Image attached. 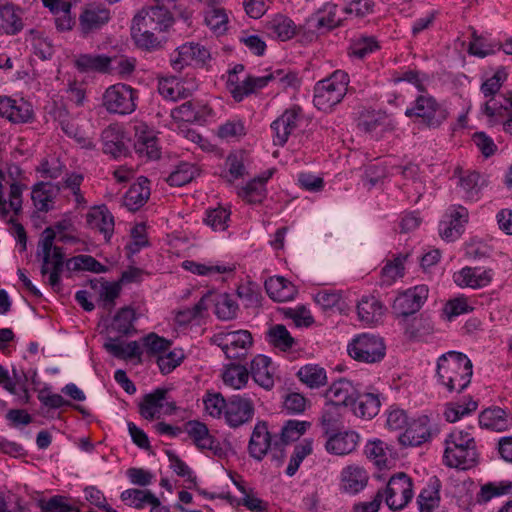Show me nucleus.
Here are the masks:
<instances>
[{
  "label": "nucleus",
  "instance_id": "11",
  "mask_svg": "<svg viewBox=\"0 0 512 512\" xmlns=\"http://www.w3.org/2000/svg\"><path fill=\"white\" fill-rule=\"evenodd\" d=\"M382 494L389 509L402 510L413 498L412 479L407 474L399 472L389 479Z\"/></svg>",
  "mask_w": 512,
  "mask_h": 512
},
{
  "label": "nucleus",
  "instance_id": "53",
  "mask_svg": "<svg viewBox=\"0 0 512 512\" xmlns=\"http://www.w3.org/2000/svg\"><path fill=\"white\" fill-rule=\"evenodd\" d=\"M313 451V440L304 439L302 442L294 447V451L290 457L289 464L286 468V474L293 476L298 471L302 461L312 453Z\"/></svg>",
  "mask_w": 512,
  "mask_h": 512
},
{
  "label": "nucleus",
  "instance_id": "45",
  "mask_svg": "<svg viewBox=\"0 0 512 512\" xmlns=\"http://www.w3.org/2000/svg\"><path fill=\"white\" fill-rule=\"evenodd\" d=\"M187 433L193 443L201 450H212L216 447L214 437L210 434L207 426L202 422H189L187 424Z\"/></svg>",
  "mask_w": 512,
  "mask_h": 512
},
{
  "label": "nucleus",
  "instance_id": "38",
  "mask_svg": "<svg viewBox=\"0 0 512 512\" xmlns=\"http://www.w3.org/2000/svg\"><path fill=\"white\" fill-rule=\"evenodd\" d=\"M221 378L227 387L241 390L247 386L250 373L244 365L230 363L223 366Z\"/></svg>",
  "mask_w": 512,
  "mask_h": 512
},
{
  "label": "nucleus",
  "instance_id": "34",
  "mask_svg": "<svg viewBox=\"0 0 512 512\" xmlns=\"http://www.w3.org/2000/svg\"><path fill=\"white\" fill-rule=\"evenodd\" d=\"M103 346L115 358L126 361L137 358L140 361L142 352L137 341L126 343L118 338L108 337Z\"/></svg>",
  "mask_w": 512,
  "mask_h": 512
},
{
  "label": "nucleus",
  "instance_id": "5",
  "mask_svg": "<svg viewBox=\"0 0 512 512\" xmlns=\"http://www.w3.org/2000/svg\"><path fill=\"white\" fill-rule=\"evenodd\" d=\"M349 84L345 71L336 70L329 77L320 80L314 87V106L324 112H330L344 98Z\"/></svg>",
  "mask_w": 512,
  "mask_h": 512
},
{
  "label": "nucleus",
  "instance_id": "41",
  "mask_svg": "<svg viewBox=\"0 0 512 512\" xmlns=\"http://www.w3.org/2000/svg\"><path fill=\"white\" fill-rule=\"evenodd\" d=\"M0 20V30L8 35H14L23 28L19 10L11 3H0Z\"/></svg>",
  "mask_w": 512,
  "mask_h": 512
},
{
  "label": "nucleus",
  "instance_id": "10",
  "mask_svg": "<svg viewBox=\"0 0 512 512\" xmlns=\"http://www.w3.org/2000/svg\"><path fill=\"white\" fill-rule=\"evenodd\" d=\"M349 355L365 363L380 362L386 354V347L381 337L363 333L356 336L347 347Z\"/></svg>",
  "mask_w": 512,
  "mask_h": 512
},
{
  "label": "nucleus",
  "instance_id": "55",
  "mask_svg": "<svg viewBox=\"0 0 512 512\" xmlns=\"http://www.w3.org/2000/svg\"><path fill=\"white\" fill-rule=\"evenodd\" d=\"M459 187L464 193V197L473 199L478 195L482 186L481 175L477 171H464L459 178Z\"/></svg>",
  "mask_w": 512,
  "mask_h": 512
},
{
  "label": "nucleus",
  "instance_id": "30",
  "mask_svg": "<svg viewBox=\"0 0 512 512\" xmlns=\"http://www.w3.org/2000/svg\"><path fill=\"white\" fill-rule=\"evenodd\" d=\"M248 371L256 384L266 390L273 388L274 371L269 357L261 354L256 355L252 359L250 369Z\"/></svg>",
  "mask_w": 512,
  "mask_h": 512
},
{
  "label": "nucleus",
  "instance_id": "8",
  "mask_svg": "<svg viewBox=\"0 0 512 512\" xmlns=\"http://www.w3.org/2000/svg\"><path fill=\"white\" fill-rule=\"evenodd\" d=\"M407 117H415L429 128H438L448 117L447 110L429 94L419 95L405 111Z\"/></svg>",
  "mask_w": 512,
  "mask_h": 512
},
{
  "label": "nucleus",
  "instance_id": "2",
  "mask_svg": "<svg viewBox=\"0 0 512 512\" xmlns=\"http://www.w3.org/2000/svg\"><path fill=\"white\" fill-rule=\"evenodd\" d=\"M472 368V362L467 355L457 351H449L437 360V380L449 392L460 393L471 382Z\"/></svg>",
  "mask_w": 512,
  "mask_h": 512
},
{
  "label": "nucleus",
  "instance_id": "43",
  "mask_svg": "<svg viewBox=\"0 0 512 512\" xmlns=\"http://www.w3.org/2000/svg\"><path fill=\"white\" fill-rule=\"evenodd\" d=\"M204 22L213 33L223 35L228 29L229 18L223 7L212 4L205 10Z\"/></svg>",
  "mask_w": 512,
  "mask_h": 512
},
{
  "label": "nucleus",
  "instance_id": "59",
  "mask_svg": "<svg viewBox=\"0 0 512 512\" xmlns=\"http://www.w3.org/2000/svg\"><path fill=\"white\" fill-rule=\"evenodd\" d=\"M311 426L310 422L289 420L281 429V441L284 444L297 441Z\"/></svg>",
  "mask_w": 512,
  "mask_h": 512
},
{
  "label": "nucleus",
  "instance_id": "63",
  "mask_svg": "<svg viewBox=\"0 0 512 512\" xmlns=\"http://www.w3.org/2000/svg\"><path fill=\"white\" fill-rule=\"evenodd\" d=\"M273 82L278 84L282 89L296 90L301 85L299 74L290 69H277L271 72Z\"/></svg>",
  "mask_w": 512,
  "mask_h": 512
},
{
  "label": "nucleus",
  "instance_id": "7",
  "mask_svg": "<svg viewBox=\"0 0 512 512\" xmlns=\"http://www.w3.org/2000/svg\"><path fill=\"white\" fill-rule=\"evenodd\" d=\"M211 342L221 348L227 359L241 361L249 354L253 337L248 330L221 331L212 336Z\"/></svg>",
  "mask_w": 512,
  "mask_h": 512
},
{
  "label": "nucleus",
  "instance_id": "60",
  "mask_svg": "<svg viewBox=\"0 0 512 512\" xmlns=\"http://www.w3.org/2000/svg\"><path fill=\"white\" fill-rule=\"evenodd\" d=\"M340 407L327 403L321 417V425L325 435L337 431L341 425Z\"/></svg>",
  "mask_w": 512,
  "mask_h": 512
},
{
  "label": "nucleus",
  "instance_id": "49",
  "mask_svg": "<svg viewBox=\"0 0 512 512\" xmlns=\"http://www.w3.org/2000/svg\"><path fill=\"white\" fill-rule=\"evenodd\" d=\"M136 319L135 311L131 307L121 308L114 316L109 330L121 336L128 335L134 330L133 322Z\"/></svg>",
  "mask_w": 512,
  "mask_h": 512
},
{
  "label": "nucleus",
  "instance_id": "1",
  "mask_svg": "<svg viewBox=\"0 0 512 512\" xmlns=\"http://www.w3.org/2000/svg\"><path fill=\"white\" fill-rule=\"evenodd\" d=\"M175 0H160L141 9L132 19L131 38L137 48L153 52L166 43L165 32L173 25Z\"/></svg>",
  "mask_w": 512,
  "mask_h": 512
},
{
  "label": "nucleus",
  "instance_id": "47",
  "mask_svg": "<svg viewBox=\"0 0 512 512\" xmlns=\"http://www.w3.org/2000/svg\"><path fill=\"white\" fill-rule=\"evenodd\" d=\"M266 339L271 346L281 351L290 350L296 343L290 332L282 324L271 326L266 332Z\"/></svg>",
  "mask_w": 512,
  "mask_h": 512
},
{
  "label": "nucleus",
  "instance_id": "35",
  "mask_svg": "<svg viewBox=\"0 0 512 512\" xmlns=\"http://www.w3.org/2000/svg\"><path fill=\"white\" fill-rule=\"evenodd\" d=\"M382 303L374 296H364L358 302L357 314L359 320L366 325L377 324L384 315Z\"/></svg>",
  "mask_w": 512,
  "mask_h": 512
},
{
  "label": "nucleus",
  "instance_id": "17",
  "mask_svg": "<svg viewBox=\"0 0 512 512\" xmlns=\"http://www.w3.org/2000/svg\"><path fill=\"white\" fill-rule=\"evenodd\" d=\"M428 291L427 286L417 285L398 294L392 305L393 312L402 318L416 313L426 301Z\"/></svg>",
  "mask_w": 512,
  "mask_h": 512
},
{
  "label": "nucleus",
  "instance_id": "32",
  "mask_svg": "<svg viewBox=\"0 0 512 512\" xmlns=\"http://www.w3.org/2000/svg\"><path fill=\"white\" fill-rule=\"evenodd\" d=\"M381 402L376 393H359L355 396L351 410L355 416L363 419H372L380 410Z\"/></svg>",
  "mask_w": 512,
  "mask_h": 512
},
{
  "label": "nucleus",
  "instance_id": "28",
  "mask_svg": "<svg viewBox=\"0 0 512 512\" xmlns=\"http://www.w3.org/2000/svg\"><path fill=\"white\" fill-rule=\"evenodd\" d=\"M368 479L364 468L355 464L348 465L341 471L340 487L349 494H356L366 487Z\"/></svg>",
  "mask_w": 512,
  "mask_h": 512
},
{
  "label": "nucleus",
  "instance_id": "44",
  "mask_svg": "<svg viewBox=\"0 0 512 512\" xmlns=\"http://www.w3.org/2000/svg\"><path fill=\"white\" fill-rule=\"evenodd\" d=\"M391 448L382 440L369 441L365 446V454L379 469L388 468Z\"/></svg>",
  "mask_w": 512,
  "mask_h": 512
},
{
  "label": "nucleus",
  "instance_id": "37",
  "mask_svg": "<svg viewBox=\"0 0 512 512\" xmlns=\"http://www.w3.org/2000/svg\"><path fill=\"white\" fill-rule=\"evenodd\" d=\"M482 110L491 122L504 119L512 114V92L508 95H498L497 97L489 98Z\"/></svg>",
  "mask_w": 512,
  "mask_h": 512
},
{
  "label": "nucleus",
  "instance_id": "20",
  "mask_svg": "<svg viewBox=\"0 0 512 512\" xmlns=\"http://www.w3.org/2000/svg\"><path fill=\"white\" fill-rule=\"evenodd\" d=\"M111 18L110 10L98 5H87L79 16V30L83 36L101 29Z\"/></svg>",
  "mask_w": 512,
  "mask_h": 512
},
{
  "label": "nucleus",
  "instance_id": "9",
  "mask_svg": "<svg viewBox=\"0 0 512 512\" xmlns=\"http://www.w3.org/2000/svg\"><path fill=\"white\" fill-rule=\"evenodd\" d=\"M271 451L272 460L275 461L276 465L282 464L285 454L282 447H279L278 443L272 446V436L268 430V425L265 421H259L253 428L250 440L248 443L249 455L257 460L261 461Z\"/></svg>",
  "mask_w": 512,
  "mask_h": 512
},
{
  "label": "nucleus",
  "instance_id": "46",
  "mask_svg": "<svg viewBox=\"0 0 512 512\" xmlns=\"http://www.w3.org/2000/svg\"><path fill=\"white\" fill-rule=\"evenodd\" d=\"M183 269L186 271H189L193 274L200 275V276H210L214 274H224V273H231L235 270V265L233 264H204V263H198L192 260H185L182 263Z\"/></svg>",
  "mask_w": 512,
  "mask_h": 512
},
{
  "label": "nucleus",
  "instance_id": "24",
  "mask_svg": "<svg viewBox=\"0 0 512 512\" xmlns=\"http://www.w3.org/2000/svg\"><path fill=\"white\" fill-rule=\"evenodd\" d=\"M453 278L458 286L477 289L487 286L492 281L493 272L491 269L480 267H464L455 273Z\"/></svg>",
  "mask_w": 512,
  "mask_h": 512
},
{
  "label": "nucleus",
  "instance_id": "13",
  "mask_svg": "<svg viewBox=\"0 0 512 512\" xmlns=\"http://www.w3.org/2000/svg\"><path fill=\"white\" fill-rule=\"evenodd\" d=\"M168 391L157 388L152 393L143 396L139 403V413L146 420L160 419L165 415H172L176 410L174 402L167 399Z\"/></svg>",
  "mask_w": 512,
  "mask_h": 512
},
{
  "label": "nucleus",
  "instance_id": "27",
  "mask_svg": "<svg viewBox=\"0 0 512 512\" xmlns=\"http://www.w3.org/2000/svg\"><path fill=\"white\" fill-rule=\"evenodd\" d=\"M357 392L351 381L341 378L330 385L326 391V398L329 404L337 407H351Z\"/></svg>",
  "mask_w": 512,
  "mask_h": 512
},
{
  "label": "nucleus",
  "instance_id": "21",
  "mask_svg": "<svg viewBox=\"0 0 512 512\" xmlns=\"http://www.w3.org/2000/svg\"><path fill=\"white\" fill-rule=\"evenodd\" d=\"M325 449L328 453L343 456L352 453L358 446L360 436L352 430L335 431L326 435Z\"/></svg>",
  "mask_w": 512,
  "mask_h": 512
},
{
  "label": "nucleus",
  "instance_id": "29",
  "mask_svg": "<svg viewBox=\"0 0 512 512\" xmlns=\"http://www.w3.org/2000/svg\"><path fill=\"white\" fill-rule=\"evenodd\" d=\"M479 424L482 428L503 432L512 427V414L500 407L488 408L481 412Z\"/></svg>",
  "mask_w": 512,
  "mask_h": 512
},
{
  "label": "nucleus",
  "instance_id": "22",
  "mask_svg": "<svg viewBox=\"0 0 512 512\" xmlns=\"http://www.w3.org/2000/svg\"><path fill=\"white\" fill-rule=\"evenodd\" d=\"M113 58L104 54L83 53L76 55L73 60L74 67L80 73L109 74L112 70Z\"/></svg>",
  "mask_w": 512,
  "mask_h": 512
},
{
  "label": "nucleus",
  "instance_id": "12",
  "mask_svg": "<svg viewBox=\"0 0 512 512\" xmlns=\"http://www.w3.org/2000/svg\"><path fill=\"white\" fill-rule=\"evenodd\" d=\"M438 432L437 425L427 415H421L408 422L404 432L399 435V442L403 446H420Z\"/></svg>",
  "mask_w": 512,
  "mask_h": 512
},
{
  "label": "nucleus",
  "instance_id": "39",
  "mask_svg": "<svg viewBox=\"0 0 512 512\" xmlns=\"http://www.w3.org/2000/svg\"><path fill=\"white\" fill-rule=\"evenodd\" d=\"M265 29L271 37L287 41L296 34L297 26L289 17L278 14L266 23Z\"/></svg>",
  "mask_w": 512,
  "mask_h": 512
},
{
  "label": "nucleus",
  "instance_id": "4",
  "mask_svg": "<svg viewBox=\"0 0 512 512\" xmlns=\"http://www.w3.org/2000/svg\"><path fill=\"white\" fill-rule=\"evenodd\" d=\"M70 222L63 220L57 222L54 228L48 227L42 233L38 244V256L42 257V276L48 275V284L55 290L60 288L61 273L64 267V253L62 248L54 246L55 229L58 232L67 230Z\"/></svg>",
  "mask_w": 512,
  "mask_h": 512
},
{
  "label": "nucleus",
  "instance_id": "25",
  "mask_svg": "<svg viewBox=\"0 0 512 512\" xmlns=\"http://www.w3.org/2000/svg\"><path fill=\"white\" fill-rule=\"evenodd\" d=\"M468 221V210L463 206H454L450 210L449 221L439 225L440 235L447 241H454L462 234L464 224Z\"/></svg>",
  "mask_w": 512,
  "mask_h": 512
},
{
  "label": "nucleus",
  "instance_id": "36",
  "mask_svg": "<svg viewBox=\"0 0 512 512\" xmlns=\"http://www.w3.org/2000/svg\"><path fill=\"white\" fill-rule=\"evenodd\" d=\"M59 186L49 182H41L32 189V201L34 206L42 212H48L53 208L54 200L59 193Z\"/></svg>",
  "mask_w": 512,
  "mask_h": 512
},
{
  "label": "nucleus",
  "instance_id": "3",
  "mask_svg": "<svg viewBox=\"0 0 512 512\" xmlns=\"http://www.w3.org/2000/svg\"><path fill=\"white\" fill-rule=\"evenodd\" d=\"M444 444L443 461L446 466L467 470L478 464L480 453L470 431L454 429L446 437Z\"/></svg>",
  "mask_w": 512,
  "mask_h": 512
},
{
  "label": "nucleus",
  "instance_id": "57",
  "mask_svg": "<svg viewBox=\"0 0 512 512\" xmlns=\"http://www.w3.org/2000/svg\"><path fill=\"white\" fill-rule=\"evenodd\" d=\"M206 412L213 418H224L228 399L226 400L221 393L207 392L203 398Z\"/></svg>",
  "mask_w": 512,
  "mask_h": 512
},
{
  "label": "nucleus",
  "instance_id": "64",
  "mask_svg": "<svg viewBox=\"0 0 512 512\" xmlns=\"http://www.w3.org/2000/svg\"><path fill=\"white\" fill-rule=\"evenodd\" d=\"M440 502L439 491L435 487L424 488L417 497L420 512H432Z\"/></svg>",
  "mask_w": 512,
  "mask_h": 512
},
{
  "label": "nucleus",
  "instance_id": "16",
  "mask_svg": "<svg viewBox=\"0 0 512 512\" xmlns=\"http://www.w3.org/2000/svg\"><path fill=\"white\" fill-rule=\"evenodd\" d=\"M255 406L252 399L242 395H233L228 398L224 416L225 423L230 428H239L252 421Z\"/></svg>",
  "mask_w": 512,
  "mask_h": 512
},
{
  "label": "nucleus",
  "instance_id": "62",
  "mask_svg": "<svg viewBox=\"0 0 512 512\" xmlns=\"http://www.w3.org/2000/svg\"><path fill=\"white\" fill-rule=\"evenodd\" d=\"M230 214V210L224 207L210 209L206 213L204 222L214 231H224L228 228Z\"/></svg>",
  "mask_w": 512,
  "mask_h": 512
},
{
  "label": "nucleus",
  "instance_id": "23",
  "mask_svg": "<svg viewBox=\"0 0 512 512\" xmlns=\"http://www.w3.org/2000/svg\"><path fill=\"white\" fill-rule=\"evenodd\" d=\"M103 152L114 158L126 155L127 146L123 128L118 124H111L101 134Z\"/></svg>",
  "mask_w": 512,
  "mask_h": 512
},
{
  "label": "nucleus",
  "instance_id": "31",
  "mask_svg": "<svg viewBox=\"0 0 512 512\" xmlns=\"http://www.w3.org/2000/svg\"><path fill=\"white\" fill-rule=\"evenodd\" d=\"M158 92L166 100L178 101L192 95L193 88L186 81L176 77L161 78L158 80Z\"/></svg>",
  "mask_w": 512,
  "mask_h": 512
},
{
  "label": "nucleus",
  "instance_id": "26",
  "mask_svg": "<svg viewBox=\"0 0 512 512\" xmlns=\"http://www.w3.org/2000/svg\"><path fill=\"white\" fill-rule=\"evenodd\" d=\"M88 226L108 241L114 232V217L105 205L92 207L86 214Z\"/></svg>",
  "mask_w": 512,
  "mask_h": 512
},
{
  "label": "nucleus",
  "instance_id": "56",
  "mask_svg": "<svg viewBox=\"0 0 512 512\" xmlns=\"http://www.w3.org/2000/svg\"><path fill=\"white\" fill-rule=\"evenodd\" d=\"M67 267L73 271L85 270L94 273H104L107 268L90 255H78L67 261Z\"/></svg>",
  "mask_w": 512,
  "mask_h": 512
},
{
  "label": "nucleus",
  "instance_id": "48",
  "mask_svg": "<svg viewBox=\"0 0 512 512\" xmlns=\"http://www.w3.org/2000/svg\"><path fill=\"white\" fill-rule=\"evenodd\" d=\"M297 376L299 380L309 388H319L327 382V375L324 368L316 364H307L301 367Z\"/></svg>",
  "mask_w": 512,
  "mask_h": 512
},
{
  "label": "nucleus",
  "instance_id": "15",
  "mask_svg": "<svg viewBox=\"0 0 512 512\" xmlns=\"http://www.w3.org/2000/svg\"><path fill=\"white\" fill-rule=\"evenodd\" d=\"M303 120L300 107L294 106L286 109L271 124L274 144L283 146L288 141L289 136L293 135L300 128Z\"/></svg>",
  "mask_w": 512,
  "mask_h": 512
},
{
  "label": "nucleus",
  "instance_id": "6",
  "mask_svg": "<svg viewBox=\"0 0 512 512\" xmlns=\"http://www.w3.org/2000/svg\"><path fill=\"white\" fill-rule=\"evenodd\" d=\"M138 91L125 83L106 88L102 94V106L110 114L129 115L137 108Z\"/></svg>",
  "mask_w": 512,
  "mask_h": 512
},
{
  "label": "nucleus",
  "instance_id": "52",
  "mask_svg": "<svg viewBox=\"0 0 512 512\" xmlns=\"http://www.w3.org/2000/svg\"><path fill=\"white\" fill-rule=\"evenodd\" d=\"M270 176L271 173L266 177L253 179L241 189L239 195L249 203H260L265 198V182Z\"/></svg>",
  "mask_w": 512,
  "mask_h": 512
},
{
  "label": "nucleus",
  "instance_id": "50",
  "mask_svg": "<svg viewBox=\"0 0 512 512\" xmlns=\"http://www.w3.org/2000/svg\"><path fill=\"white\" fill-rule=\"evenodd\" d=\"M121 500L128 506L135 509H143L157 498L150 490L130 488L124 490L120 495Z\"/></svg>",
  "mask_w": 512,
  "mask_h": 512
},
{
  "label": "nucleus",
  "instance_id": "42",
  "mask_svg": "<svg viewBox=\"0 0 512 512\" xmlns=\"http://www.w3.org/2000/svg\"><path fill=\"white\" fill-rule=\"evenodd\" d=\"M405 335L410 340H420L433 332V324L429 318L419 316L412 319L403 318L401 322Z\"/></svg>",
  "mask_w": 512,
  "mask_h": 512
},
{
  "label": "nucleus",
  "instance_id": "54",
  "mask_svg": "<svg viewBox=\"0 0 512 512\" xmlns=\"http://www.w3.org/2000/svg\"><path fill=\"white\" fill-rule=\"evenodd\" d=\"M196 175H198V169L195 167V165L183 162L177 165L175 170L171 172L167 178V182L171 186L180 187L191 182L196 177Z\"/></svg>",
  "mask_w": 512,
  "mask_h": 512
},
{
  "label": "nucleus",
  "instance_id": "40",
  "mask_svg": "<svg viewBox=\"0 0 512 512\" xmlns=\"http://www.w3.org/2000/svg\"><path fill=\"white\" fill-rule=\"evenodd\" d=\"M149 196V180L145 177H140L126 192L124 203L129 210L136 211L147 202Z\"/></svg>",
  "mask_w": 512,
  "mask_h": 512
},
{
  "label": "nucleus",
  "instance_id": "18",
  "mask_svg": "<svg viewBox=\"0 0 512 512\" xmlns=\"http://www.w3.org/2000/svg\"><path fill=\"white\" fill-rule=\"evenodd\" d=\"M213 110L202 100H189L171 110V117L176 123L203 122L212 116Z\"/></svg>",
  "mask_w": 512,
  "mask_h": 512
},
{
  "label": "nucleus",
  "instance_id": "61",
  "mask_svg": "<svg viewBox=\"0 0 512 512\" xmlns=\"http://www.w3.org/2000/svg\"><path fill=\"white\" fill-rule=\"evenodd\" d=\"M246 134L244 123L239 119L228 120L218 127L217 135L226 141L238 140Z\"/></svg>",
  "mask_w": 512,
  "mask_h": 512
},
{
  "label": "nucleus",
  "instance_id": "19",
  "mask_svg": "<svg viewBox=\"0 0 512 512\" xmlns=\"http://www.w3.org/2000/svg\"><path fill=\"white\" fill-rule=\"evenodd\" d=\"M134 132L135 151L148 159L158 158L160 152L154 130L145 122L139 121L134 124Z\"/></svg>",
  "mask_w": 512,
  "mask_h": 512
},
{
  "label": "nucleus",
  "instance_id": "33",
  "mask_svg": "<svg viewBox=\"0 0 512 512\" xmlns=\"http://www.w3.org/2000/svg\"><path fill=\"white\" fill-rule=\"evenodd\" d=\"M265 289L269 297L276 302H287L295 298L296 287L281 276L270 277L265 281Z\"/></svg>",
  "mask_w": 512,
  "mask_h": 512
},
{
  "label": "nucleus",
  "instance_id": "14",
  "mask_svg": "<svg viewBox=\"0 0 512 512\" xmlns=\"http://www.w3.org/2000/svg\"><path fill=\"white\" fill-rule=\"evenodd\" d=\"M210 58L209 51L198 43H185L177 47L169 58L170 65L175 71H182L184 68L193 65H204Z\"/></svg>",
  "mask_w": 512,
  "mask_h": 512
},
{
  "label": "nucleus",
  "instance_id": "58",
  "mask_svg": "<svg viewBox=\"0 0 512 512\" xmlns=\"http://www.w3.org/2000/svg\"><path fill=\"white\" fill-rule=\"evenodd\" d=\"M61 128L67 136L74 138L81 147L86 149H93L95 147L93 138L82 130L74 121L62 120Z\"/></svg>",
  "mask_w": 512,
  "mask_h": 512
},
{
  "label": "nucleus",
  "instance_id": "51",
  "mask_svg": "<svg viewBox=\"0 0 512 512\" xmlns=\"http://www.w3.org/2000/svg\"><path fill=\"white\" fill-rule=\"evenodd\" d=\"M512 492L511 481L490 482L484 484L477 494L478 503H487L494 497L508 495Z\"/></svg>",
  "mask_w": 512,
  "mask_h": 512
}]
</instances>
